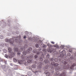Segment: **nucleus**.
Instances as JSON below:
<instances>
[{"label": "nucleus", "instance_id": "obj_1", "mask_svg": "<svg viewBox=\"0 0 76 76\" xmlns=\"http://www.w3.org/2000/svg\"><path fill=\"white\" fill-rule=\"evenodd\" d=\"M65 56H66V52L64 50H63L61 53L60 54L59 56L61 58H59V62H61L62 64L66 65V64H68V63L66 61H63L64 60V58Z\"/></svg>", "mask_w": 76, "mask_h": 76}, {"label": "nucleus", "instance_id": "obj_2", "mask_svg": "<svg viewBox=\"0 0 76 76\" xmlns=\"http://www.w3.org/2000/svg\"><path fill=\"white\" fill-rule=\"evenodd\" d=\"M38 57V56L37 55H35L34 56V58L35 59H36L37 60L36 61H35V64H37V66L40 68V69H41L42 68V66H41V62H38V61L37 59V58Z\"/></svg>", "mask_w": 76, "mask_h": 76}, {"label": "nucleus", "instance_id": "obj_3", "mask_svg": "<svg viewBox=\"0 0 76 76\" xmlns=\"http://www.w3.org/2000/svg\"><path fill=\"white\" fill-rule=\"evenodd\" d=\"M33 56L31 54L29 55V56H26V60H27V62L28 63H31V61H32V59L31 58H33Z\"/></svg>", "mask_w": 76, "mask_h": 76}, {"label": "nucleus", "instance_id": "obj_4", "mask_svg": "<svg viewBox=\"0 0 76 76\" xmlns=\"http://www.w3.org/2000/svg\"><path fill=\"white\" fill-rule=\"evenodd\" d=\"M5 41L7 42H10V44L12 45H14L15 44H14V39H5Z\"/></svg>", "mask_w": 76, "mask_h": 76}, {"label": "nucleus", "instance_id": "obj_5", "mask_svg": "<svg viewBox=\"0 0 76 76\" xmlns=\"http://www.w3.org/2000/svg\"><path fill=\"white\" fill-rule=\"evenodd\" d=\"M14 51L15 52H17V54L18 56H19L20 54V50H19L18 48H14Z\"/></svg>", "mask_w": 76, "mask_h": 76}, {"label": "nucleus", "instance_id": "obj_6", "mask_svg": "<svg viewBox=\"0 0 76 76\" xmlns=\"http://www.w3.org/2000/svg\"><path fill=\"white\" fill-rule=\"evenodd\" d=\"M4 57L6 58H12L13 57V56H12V55H11L10 54H9L8 56L6 54L5 55Z\"/></svg>", "mask_w": 76, "mask_h": 76}, {"label": "nucleus", "instance_id": "obj_7", "mask_svg": "<svg viewBox=\"0 0 76 76\" xmlns=\"http://www.w3.org/2000/svg\"><path fill=\"white\" fill-rule=\"evenodd\" d=\"M19 39H18V38L16 39H15L14 40V41L16 43H20L21 40V37H19Z\"/></svg>", "mask_w": 76, "mask_h": 76}, {"label": "nucleus", "instance_id": "obj_8", "mask_svg": "<svg viewBox=\"0 0 76 76\" xmlns=\"http://www.w3.org/2000/svg\"><path fill=\"white\" fill-rule=\"evenodd\" d=\"M32 50V48L31 47H29L28 48V50H27V53L28 54H30L31 53V51Z\"/></svg>", "mask_w": 76, "mask_h": 76}, {"label": "nucleus", "instance_id": "obj_9", "mask_svg": "<svg viewBox=\"0 0 76 76\" xmlns=\"http://www.w3.org/2000/svg\"><path fill=\"white\" fill-rule=\"evenodd\" d=\"M47 59L46 60H44V63H45V64H48V63H49V60H50V59Z\"/></svg>", "mask_w": 76, "mask_h": 76}, {"label": "nucleus", "instance_id": "obj_10", "mask_svg": "<svg viewBox=\"0 0 76 76\" xmlns=\"http://www.w3.org/2000/svg\"><path fill=\"white\" fill-rule=\"evenodd\" d=\"M2 21L3 22V28H4L6 25H7V24H6V23H5V21L4 20H2Z\"/></svg>", "mask_w": 76, "mask_h": 76}, {"label": "nucleus", "instance_id": "obj_11", "mask_svg": "<svg viewBox=\"0 0 76 76\" xmlns=\"http://www.w3.org/2000/svg\"><path fill=\"white\" fill-rule=\"evenodd\" d=\"M45 56L46 57V58L47 59V58L48 59H50V54L49 53H46L45 54Z\"/></svg>", "mask_w": 76, "mask_h": 76}, {"label": "nucleus", "instance_id": "obj_12", "mask_svg": "<svg viewBox=\"0 0 76 76\" xmlns=\"http://www.w3.org/2000/svg\"><path fill=\"white\" fill-rule=\"evenodd\" d=\"M47 50L49 53H51L53 52V50H52L50 48H49L47 49Z\"/></svg>", "mask_w": 76, "mask_h": 76}, {"label": "nucleus", "instance_id": "obj_13", "mask_svg": "<svg viewBox=\"0 0 76 76\" xmlns=\"http://www.w3.org/2000/svg\"><path fill=\"white\" fill-rule=\"evenodd\" d=\"M56 71L59 70H61V68L59 66H57L55 68Z\"/></svg>", "mask_w": 76, "mask_h": 76}, {"label": "nucleus", "instance_id": "obj_14", "mask_svg": "<svg viewBox=\"0 0 76 76\" xmlns=\"http://www.w3.org/2000/svg\"><path fill=\"white\" fill-rule=\"evenodd\" d=\"M27 75L28 76H31L32 75V73L31 72L29 71L27 72Z\"/></svg>", "mask_w": 76, "mask_h": 76}, {"label": "nucleus", "instance_id": "obj_15", "mask_svg": "<svg viewBox=\"0 0 76 76\" xmlns=\"http://www.w3.org/2000/svg\"><path fill=\"white\" fill-rule=\"evenodd\" d=\"M60 76H66V74L65 72H63L60 75Z\"/></svg>", "mask_w": 76, "mask_h": 76}, {"label": "nucleus", "instance_id": "obj_16", "mask_svg": "<svg viewBox=\"0 0 76 76\" xmlns=\"http://www.w3.org/2000/svg\"><path fill=\"white\" fill-rule=\"evenodd\" d=\"M18 63L20 64H22L23 63V61L21 60H19L18 61Z\"/></svg>", "mask_w": 76, "mask_h": 76}, {"label": "nucleus", "instance_id": "obj_17", "mask_svg": "<svg viewBox=\"0 0 76 76\" xmlns=\"http://www.w3.org/2000/svg\"><path fill=\"white\" fill-rule=\"evenodd\" d=\"M41 45H42V46L43 48H46L47 47V46L45 45L44 44H41Z\"/></svg>", "mask_w": 76, "mask_h": 76}, {"label": "nucleus", "instance_id": "obj_18", "mask_svg": "<svg viewBox=\"0 0 76 76\" xmlns=\"http://www.w3.org/2000/svg\"><path fill=\"white\" fill-rule=\"evenodd\" d=\"M39 61H40L41 62H42V61H43V58H41V57H40V58H39Z\"/></svg>", "mask_w": 76, "mask_h": 76}, {"label": "nucleus", "instance_id": "obj_19", "mask_svg": "<svg viewBox=\"0 0 76 76\" xmlns=\"http://www.w3.org/2000/svg\"><path fill=\"white\" fill-rule=\"evenodd\" d=\"M8 51L9 53H11L12 52V48H9L8 49Z\"/></svg>", "mask_w": 76, "mask_h": 76}, {"label": "nucleus", "instance_id": "obj_20", "mask_svg": "<svg viewBox=\"0 0 76 76\" xmlns=\"http://www.w3.org/2000/svg\"><path fill=\"white\" fill-rule=\"evenodd\" d=\"M48 68V66H46L43 67V69H44V70H45V69H47Z\"/></svg>", "mask_w": 76, "mask_h": 76}, {"label": "nucleus", "instance_id": "obj_21", "mask_svg": "<svg viewBox=\"0 0 76 76\" xmlns=\"http://www.w3.org/2000/svg\"><path fill=\"white\" fill-rule=\"evenodd\" d=\"M40 54H42V55H43V53H42V52H37V55H39Z\"/></svg>", "mask_w": 76, "mask_h": 76}, {"label": "nucleus", "instance_id": "obj_22", "mask_svg": "<svg viewBox=\"0 0 76 76\" xmlns=\"http://www.w3.org/2000/svg\"><path fill=\"white\" fill-rule=\"evenodd\" d=\"M54 61L55 62H58V58H55L54 59Z\"/></svg>", "mask_w": 76, "mask_h": 76}, {"label": "nucleus", "instance_id": "obj_23", "mask_svg": "<svg viewBox=\"0 0 76 76\" xmlns=\"http://www.w3.org/2000/svg\"><path fill=\"white\" fill-rule=\"evenodd\" d=\"M8 23H7V25H8L9 26H10L11 24H10V21H9V20H8Z\"/></svg>", "mask_w": 76, "mask_h": 76}, {"label": "nucleus", "instance_id": "obj_24", "mask_svg": "<svg viewBox=\"0 0 76 76\" xmlns=\"http://www.w3.org/2000/svg\"><path fill=\"white\" fill-rule=\"evenodd\" d=\"M27 52L26 51H24L23 52V55H26V54H27Z\"/></svg>", "mask_w": 76, "mask_h": 76}, {"label": "nucleus", "instance_id": "obj_25", "mask_svg": "<svg viewBox=\"0 0 76 76\" xmlns=\"http://www.w3.org/2000/svg\"><path fill=\"white\" fill-rule=\"evenodd\" d=\"M46 76H50V72H48L46 73Z\"/></svg>", "mask_w": 76, "mask_h": 76}, {"label": "nucleus", "instance_id": "obj_26", "mask_svg": "<svg viewBox=\"0 0 76 76\" xmlns=\"http://www.w3.org/2000/svg\"><path fill=\"white\" fill-rule=\"evenodd\" d=\"M35 46L36 48H39V44L37 43L36 44Z\"/></svg>", "mask_w": 76, "mask_h": 76}, {"label": "nucleus", "instance_id": "obj_27", "mask_svg": "<svg viewBox=\"0 0 76 76\" xmlns=\"http://www.w3.org/2000/svg\"><path fill=\"white\" fill-rule=\"evenodd\" d=\"M55 64V62L54 61H52L51 63V64L52 66H54V64Z\"/></svg>", "mask_w": 76, "mask_h": 76}, {"label": "nucleus", "instance_id": "obj_28", "mask_svg": "<svg viewBox=\"0 0 76 76\" xmlns=\"http://www.w3.org/2000/svg\"><path fill=\"white\" fill-rule=\"evenodd\" d=\"M48 46L49 48H50V47H52V45L51 44H50L49 43H48Z\"/></svg>", "mask_w": 76, "mask_h": 76}, {"label": "nucleus", "instance_id": "obj_29", "mask_svg": "<svg viewBox=\"0 0 76 76\" xmlns=\"http://www.w3.org/2000/svg\"><path fill=\"white\" fill-rule=\"evenodd\" d=\"M49 60H50V61H53L54 60V58L53 57L52 58H49Z\"/></svg>", "mask_w": 76, "mask_h": 76}, {"label": "nucleus", "instance_id": "obj_30", "mask_svg": "<svg viewBox=\"0 0 76 76\" xmlns=\"http://www.w3.org/2000/svg\"><path fill=\"white\" fill-rule=\"evenodd\" d=\"M0 38L1 39H3V38H4V37H3V35H0Z\"/></svg>", "mask_w": 76, "mask_h": 76}, {"label": "nucleus", "instance_id": "obj_31", "mask_svg": "<svg viewBox=\"0 0 76 76\" xmlns=\"http://www.w3.org/2000/svg\"><path fill=\"white\" fill-rule=\"evenodd\" d=\"M2 68L3 69H4L5 68H6V65H4L1 66Z\"/></svg>", "mask_w": 76, "mask_h": 76}, {"label": "nucleus", "instance_id": "obj_32", "mask_svg": "<svg viewBox=\"0 0 76 76\" xmlns=\"http://www.w3.org/2000/svg\"><path fill=\"white\" fill-rule=\"evenodd\" d=\"M3 51L4 53H7V50H6V49H3Z\"/></svg>", "mask_w": 76, "mask_h": 76}, {"label": "nucleus", "instance_id": "obj_33", "mask_svg": "<svg viewBox=\"0 0 76 76\" xmlns=\"http://www.w3.org/2000/svg\"><path fill=\"white\" fill-rule=\"evenodd\" d=\"M24 48H28V45H25L24 46Z\"/></svg>", "mask_w": 76, "mask_h": 76}, {"label": "nucleus", "instance_id": "obj_34", "mask_svg": "<svg viewBox=\"0 0 76 76\" xmlns=\"http://www.w3.org/2000/svg\"><path fill=\"white\" fill-rule=\"evenodd\" d=\"M0 46L1 47H4V44L3 43H1L0 44Z\"/></svg>", "mask_w": 76, "mask_h": 76}, {"label": "nucleus", "instance_id": "obj_35", "mask_svg": "<svg viewBox=\"0 0 76 76\" xmlns=\"http://www.w3.org/2000/svg\"><path fill=\"white\" fill-rule=\"evenodd\" d=\"M31 42H36V40L35 39H31Z\"/></svg>", "mask_w": 76, "mask_h": 76}, {"label": "nucleus", "instance_id": "obj_36", "mask_svg": "<svg viewBox=\"0 0 76 76\" xmlns=\"http://www.w3.org/2000/svg\"><path fill=\"white\" fill-rule=\"evenodd\" d=\"M35 38L36 39H39V36L38 35H36L35 37Z\"/></svg>", "mask_w": 76, "mask_h": 76}, {"label": "nucleus", "instance_id": "obj_37", "mask_svg": "<svg viewBox=\"0 0 76 76\" xmlns=\"http://www.w3.org/2000/svg\"><path fill=\"white\" fill-rule=\"evenodd\" d=\"M34 73H35V75H38V71H36Z\"/></svg>", "mask_w": 76, "mask_h": 76}, {"label": "nucleus", "instance_id": "obj_38", "mask_svg": "<svg viewBox=\"0 0 76 76\" xmlns=\"http://www.w3.org/2000/svg\"><path fill=\"white\" fill-rule=\"evenodd\" d=\"M13 61L14 62H15V63H16V62H17V60H16V59L15 58H14L13 59Z\"/></svg>", "mask_w": 76, "mask_h": 76}, {"label": "nucleus", "instance_id": "obj_39", "mask_svg": "<svg viewBox=\"0 0 76 76\" xmlns=\"http://www.w3.org/2000/svg\"><path fill=\"white\" fill-rule=\"evenodd\" d=\"M33 52V53H37V50L35 49H34Z\"/></svg>", "mask_w": 76, "mask_h": 76}, {"label": "nucleus", "instance_id": "obj_40", "mask_svg": "<svg viewBox=\"0 0 76 76\" xmlns=\"http://www.w3.org/2000/svg\"><path fill=\"white\" fill-rule=\"evenodd\" d=\"M32 68H33L34 69H35V68L36 67V66H35V65H33L32 66Z\"/></svg>", "mask_w": 76, "mask_h": 76}, {"label": "nucleus", "instance_id": "obj_41", "mask_svg": "<svg viewBox=\"0 0 76 76\" xmlns=\"http://www.w3.org/2000/svg\"><path fill=\"white\" fill-rule=\"evenodd\" d=\"M23 50H24V48H20V50L21 51H23Z\"/></svg>", "mask_w": 76, "mask_h": 76}, {"label": "nucleus", "instance_id": "obj_42", "mask_svg": "<svg viewBox=\"0 0 76 76\" xmlns=\"http://www.w3.org/2000/svg\"><path fill=\"white\" fill-rule=\"evenodd\" d=\"M71 56V54H70V53H67V56H69V57H70Z\"/></svg>", "mask_w": 76, "mask_h": 76}, {"label": "nucleus", "instance_id": "obj_43", "mask_svg": "<svg viewBox=\"0 0 76 76\" xmlns=\"http://www.w3.org/2000/svg\"><path fill=\"white\" fill-rule=\"evenodd\" d=\"M58 65V64L57 63H56V64H55L54 65V66H57Z\"/></svg>", "mask_w": 76, "mask_h": 76}, {"label": "nucleus", "instance_id": "obj_44", "mask_svg": "<svg viewBox=\"0 0 76 76\" xmlns=\"http://www.w3.org/2000/svg\"><path fill=\"white\" fill-rule=\"evenodd\" d=\"M69 52H70V53H72V49H69Z\"/></svg>", "mask_w": 76, "mask_h": 76}, {"label": "nucleus", "instance_id": "obj_45", "mask_svg": "<svg viewBox=\"0 0 76 76\" xmlns=\"http://www.w3.org/2000/svg\"><path fill=\"white\" fill-rule=\"evenodd\" d=\"M25 33L26 34H29V32H28V31H26L25 32Z\"/></svg>", "mask_w": 76, "mask_h": 76}, {"label": "nucleus", "instance_id": "obj_46", "mask_svg": "<svg viewBox=\"0 0 76 76\" xmlns=\"http://www.w3.org/2000/svg\"><path fill=\"white\" fill-rule=\"evenodd\" d=\"M42 51H44V52H46V49H45V48H43L42 49Z\"/></svg>", "mask_w": 76, "mask_h": 76}, {"label": "nucleus", "instance_id": "obj_47", "mask_svg": "<svg viewBox=\"0 0 76 76\" xmlns=\"http://www.w3.org/2000/svg\"><path fill=\"white\" fill-rule=\"evenodd\" d=\"M16 33L17 34H19V31H16Z\"/></svg>", "mask_w": 76, "mask_h": 76}, {"label": "nucleus", "instance_id": "obj_48", "mask_svg": "<svg viewBox=\"0 0 76 76\" xmlns=\"http://www.w3.org/2000/svg\"><path fill=\"white\" fill-rule=\"evenodd\" d=\"M39 51H41V50H42V48L41 47H39Z\"/></svg>", "mask_w": 76, "mask_h": 76}, {"label": "nucleus", "instance_id": "obj_49", "mask_svg": "<svg viewBox=\"0 0 76 76\" xmlns=\"http://www.w3.org/2000/svg\"><path fill=\"white\" fill-rule=\"evenodd\" d=\"M64 69H66V67H67V66L66 65H64V66H63Z\"/></svg>", "mask_w": 76, "mask_h": 76}, {"label": "nucleus", "instance_id": "obj_50", "mask_svg": "<svg viewBox=\"0 0 76 76\" xmlns=\"http://www.w3.org/2000/svg\"><path fill=\"white\" fill-rule=\"evenodd\" d=\"M3 32L4 34L6 32V31L5 30H3Z\"/></svg>", "mask_w": 76, "mask_h": 76}, {"label": "nucleus", "instance_id": "obj_51", "mask_svg": "<svg viewBox=\"0 0 76 76\" xmlns=\"http://www.w3.org/2000/svg\"><path fill=\"white\" fill-rule=\"evenodd\" d=\"M56 75H58L59 74V73H58V72L57 71V72H56Z\"/></svg>", "mask_w": 76, "mask_h": 76}, {"label": "nucleus", "instance_id": "obj_52", "mask_svg": "<svg viewBox=\"0 0 76 76\" xmlns=\"http://www.w3.org/2000/svg\"><path fill=\"white\" fill-rule=\"evenodd\" d=\"M26 36H24L23 37V38H24V39H26Z\"/></svg>", "mask_w": 76, "mask_h": 76}, {"label": "nucleus", "instance_id": "obj_53", "mask_svg": "<svg viewBox=\"0 0 76 76\" xmlns=\"http://www.w3.org/2000/svg\"><path fill=\"white\" fill-rule=\"evenodd\" d=\"M12 55H13V56H15V54L13 52L12 53Z\"/></svg>", "mask_w": 76, "mask_h": 76}, {"label": "nucleus", "instance_id": "obj_54", "mask_svg": "<svg viewBox=\"0 0 76 76\" xmlns=\"http://www.w3.org/2000/svg\"><path fill=\"white\" fill-rule=\"evenodd\" d=\"M0 61H3V59H1V58H0Z\"/></svg>", "mask_w": 76, "mask_h": 76}, {"label": "nucleus", "instance_id": "obj_55", "mask_svg": "<svg viewBox=\"0 0 76 76\" xmlns=\"http://www.w3.org/2000/svg\"><path fill=\"white\" fill-rule=\"evenodd\" d=\"M2 24V22L1 21H0V25H1Z\"/></svg>", "mask_w": 76, "mask_h": 76}, {"label": "nucleus", "instance_id": "obj_56", "mask_svg": "<svg viewBox=\"0 0 76 76\" xmlns=\"http://www.w3.org/2000/svg\"><path fill=\"white\" fill-rule=\"evenodd\" d=\"M51 43L52 44H54L55 43L54 42H51Z\"/></svg>", "mask_w": 76, "mask_h": 76}, {"label": "nucleus", "instance_id": "obj_57", "mask_svg": "<svg viewBox=\"0 0 76 76\" xmlns=\"http://www.w3.org/2000/svg\"><path fill=\"white\" fill-rule=\"evenodd\" d=\"M4 63L5 64H7V61H4Z\"/></svg>", "mask_w": 76, "mask_h": 76}, {"label": "nucleus", "instance_id": "obj_58", "mask_svg": "<svg viewBox=\"0 0 76 76\" xmlns=\"http://www.w3.org/2000/svg\"><path fill=\"white\" fill-rule=\"evenodd\" d=\"M10 66H13V64L11 63L10 64Z\"/></svg>", "mask_w": 76, "mask_h": 76}, {"label": "nucleus", "instance_id": "obj_59", "mask_svg": "<svg viewBox=\"0 0 76 76\" xmlns=\"http://www.w3.org/2000/svg\"><path fill=\"white\" fill-rule=\"evenodd\" d=\"M28 69H29V70H31V67H29L28 68Z\"/></svg>", "mask_w": 76, "mask_h": 76}, {"label": "nucleus", "instance_id": "obj_60", "mask_svg": "<svg viewBox=\"0 0 76 76\" xmlns=\"http://www.w3.org/2000/svg\"><path fill=\"white\" fill-rule=\"evenodd\" d=\"M55 47H58V46L57 45H56Z\"/></svg>", "mask_w": 76, "mask_h": 76}, {"label": "nucleus", "instance_id": "obj_61", "mask_svg": "<svg viewBox=\"0 0 76 76\" xmlns=\"http://www.w3.org/2000/svg\"><path fill=\"white\" fill-rule=\"evenodd\" d=\"M29 34L30 35H32V33H29Z\"/></svg>", "mask_w": 76, "mask_h": 76}, {"label": "nucleus", "instance_id": "obj_62", "mask_svg": "<svg viewBox=\"0 0 76 76\" xmlns=\"http://www.w3.org/2000/svg\"><path fill=\"white\" fill-rule=\"evenodd\" d=\"M29 36L27 34V37H29Z\"/></svg>", "mask_w": 76, "mask_h": 76}, {"label": "nucleus", "instance_id": "obj_63", "mask_svg": "<svg viewBox=\"0 0 76 76\" xmlns=\"http://www.w3.org/2000/svg\"><path fill=\"white\" fill-rule=\"evenodd\" d=\"M1 51V48H0V51Z\"/></svg>", "mask_w": 76, "mask_h": 76}, {"label": "nucleus", "instance_id": "obj_64", "mask_svg": "<svg viewBox=\"0 0 76 76\" xmlns=\"http://www.w3.org/2000/svg\"><path fill=\"white\" fill-rule=\"evenodd\" d=\"M7 45L6 44H5L6 46H7H7H8V45Z\"/></svg>", "mask_w": 76, "mask_h": 76}]
</instances>
